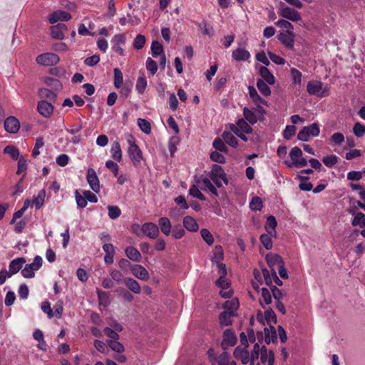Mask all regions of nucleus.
<instances>
[{
	"instance_id": "f257e3e1",
	"label": "nucleus",
	"mask_w": 365,
	"mask_h": 365,
	"mask_svg": "<svg viewBox=\"0 0 365 365\" xmlns=\"http://www.w3.org/2000/svg\"><path fill=\"white\" fill-rule=\"evenodd\" d=\"M247 347L248 345L237 346L234 350L233 356L244 365L248 364L250 365H255V360L259 356L260 345L258 343H255L250 353Z\"/></svg>"
},
{
	"instance_id": "f03ea898",
	"label": "nucleus",
	"mask_w": 365,
	"mask_h": 365,
	"mask_svg": "<svg viewBox=\"0 0 365 365\" xmlns=\"http://www.w3.org/2000/svg\"><path fill=\"white\" fill-rule=\"evenodd\" d=\"M199 186H201L202 190L210 192L215 196H218V192L216 187L212 183V181L207 177L201 176L195 180V184L192 185L190 190L189 193L193 197L199 199L200 200H205V196L199 190Z\"/></svg>"
},
{
	"instance_id": "7ed1b4c3",
	"label": "nucleus",
	"mask_w": 365,
	"mask_h": 365,
	"mask_svg": "<svg viewBox=\"0 0 365 365\" xmlns=\"http://www.w3.org/2000/svg\"><path fill=\"white\" fill-rule=\"evenodd\" d=\"M217 269L220 277L216 282V284L221 289L220 294L223 298H230L232 297L233 292L230 289V281L226 277L227 269L225 264H218Z\"/></svg>"
},
{
	"instance_id": "20e7f679",
	"label": "nucleus",
	"mask_w": 365,
	"mask_h": 365,
	"mask_svg": "<svg viewBox=\"0 0 365 365\" xmlns=\"http://www.w3.org/2000/svg\"><path fill=\"white\" fill-rule=\"evenodd\" d=\"M207 177L210 181L212 180L216 187H221L223 185L228 184L226 173L223 168L219 165H213Z\"/></svg>"
},
{
	"instance_id": "39448f33",
	"label": "nucleus",
	"mask_w": 365,
	"mask_h": 365,
	"mask_svg": "<svg viewBox=\"0 0 365 365\" xmlns=\"http://www.w3.org/2000/svg\"><path fill=\"white\" fill-rule=\"evenodd\" d=\"M125 139L129 145L128 153L130 160L135 165L140 163L143 158V154L140 149L135 143V138L131 134L126 133Z\"/></svg>"
},
{
	"instance_id": "423d86ee",
	"label": "nucleus",
	"mask_w": 365,
	"mask_h": 365,
	"mask_svg": "<svg viewBox=\"0 0 365 365\" xmlns=\"http://www.w3.org/2000/svg\"><path fill=\"white\" fill-rule=\"evenodd\" d=\"M289 156L292 161H284V164L289 168L292 166L302 168L307 165V159L302 158V151L298 147H294L291 149Z\"/></svg>"
},
{
	"instance_id": "0eeeda50",
	"label": "nucleus",
	"mask_w": 365,
	"mask_h": 365,
	"mask_svg": "<svg viewBox=\"0 0 365 365\" xmlns=\"http://www.w3.org/2000/svg\"><path fill=\"white\" fill-rule=\"evenodd\" d=\"M307 91L310 95H315L319 98L328 96L329 88L324 86L322 82L319 81H311L307 85Z\"/></svg>"
},
{
	"instance_id": "6e6552de",
	"label": "nucleus",
	"mask_w": 365,
	"mask_h": 365,
	"mask_svg": "<svg viewBox=\"0 0 365 365\" xmlns=\"http://www.w3.org/2000/svg\"><path fill=\"white\" fill-rule=\"evenodd\" d=\"M320 130L319 125L316 123L309 126L304 127L297 135L299 140L307 142L311 137H317L319 135Z\"/></svg>"
},
{
	"instance_id": "1a4fd4ad",
	"label": "nucleus",
	"mask_w": 365,
	"mask_h": 365,
	"mask_svg": "<svg viewBox=\"0 0 365 365\" xmlns=\"http://www.w3.org/2000/svg\"><path fill=\"white\" fill-rule=\"evenodd\" d=\"M42 258L37 255L34 257L33 262L26 264L21 270L22 275L26 278H31L35 275V271H37L42 266Z\"/></svg>"
},
{
	"instance_id": "9d476101",
	"label": "nucleus",
	"mask_w": 365,
	"mask_h": 365,
	"mask_svg": "<svg viewBox=\"0 0 365 365\" xmlns=\"http://www.w3.org/2000/svg\"><path fill=\"white\" fill-rule=\"evenodd\" d=\"M279 15L292 21H298L302 19L300 14L297 10L285 6L283 3L281 4L279 9Z\"/></svg>"
},
{
	"instance_id": "9b49d317",
	"label": "nucleus",
	"mask_w": 365,
	"mask_h": 365,
	"mask_svg": "<svg viewBox=\"0 0 365 365\" xmlns=\"http://www.w3.org/2000/svg\"><path fill=\"white\" fill-rule=\"evenodd\" d=\"M36 61L40 65L51 66L56 65L59 61V57L53 53H45L38 55Z\"/></svg>"
},
{
	"instance_id": "f8f14e48",
	"label": "nucleus",
	"mask_w": 365,
	"mask_h": 365,
	"mask_svg": "<svg viewBox=\"0 0 365 365\" xmlns=\"http://www.w3.org/2000/svg\"><path fill=\"white\" fill-rule=\"evenodd\" d=\"M86 180L91 190L94 192L98 193L101 190V185L99 179L94 169L88 168L87 170Z\"/></svg>"
},
{
	"instance_id": "ddd939ff",
	"label": "nucleus",
	"mask_w": 365,
	"mask_h": 365,
	"mask_svg": "<svg viewBox=\"0 0 365 365\" xmlns=\"http://www.w3.org/2000/svg\"><path fill=\"white\" fill-rule=\"evenodd\" d=\"M237 336L232 329H226L223 333V339L221 342V346L223 350H227L231 346L235 345Z\"/></svg>"
},
{
	"instance_id": "4468645a",
	"label": "nucleus",
	"mask_w": 365,
	"mask_h": 365,
	"mask_svg": "<svg viewBox=\"0 0 365 365\" xmlns=\"http://www.w3.org/2000/svg\"><path fill=\"white\" fill-rule=\"evenodd\" d=\"M143 234L150 239H156L160 233L159 227L153 222H145L141 226Z\"/></svg>"
},
{
	"instance_id": "2eb2a0df",
	"label": "nucleus",
	"mask_w": 365,
	"mask_h": 365,
	"mask_svg": "<svg viewBox=\"0 0 365 365\" xmlns=\"http://www.w3.org/2000/svg\"><path fill=\"white\" fill-rule=\"evenodd\" d=\"M266 259L271 268L272 275L277 279L275 268H277L278 265L283 264L282 258L279 255L269 253L267 255Z\"/></svg>"
},
{
	"instance_id": "dca6fc26",
	"label": "nucleus",
	"mask_w": 365,
	"mask_h": 365,
	"mask_svg": "<svg viewBox=\"0 0 365 365\" xmlns=\"http://www.w3.org/2000/svg\"><path fill=\"white\" fill-rule=\"evenodd\" d=\"M125 36L124 34H118L115 35L111 40V43L113 44L112 49L113 51L120 56H123L124 50L120 45L125 44Z\"/></svg>"
},
{
	"instance_id": "f3484780",
	"label": "nucleus",
	"mask_w": 365,
	"mask_h": 365,
	"mask_svg": "<svg viewBox=\"0 0 365 365\" xmlns=\"http://www.w3.org/2000/svg\"><path fill=\"white\" fill-rule=\"evenodd\" d=\"M130 269L133 275L138 279L148 281L150 279L148 270L140 264L132 265Z\"/></svg>"
},
{
	"instance_id": "a211bd4d",
	"label": "nucleus",
	"mask_w": 365,
	"mask_h": 365,
	"mask_svg": "<svg viewBox=\"0 0 365 365\" xmlns=\"http://www.w3.org/2000/svg\"><path fill=\"white\" fill-rule=\"evenodd\" d=\"M4 128L10 133H16L20 128V123L14 116H9L4 121Z\"/></svg>"
},
{
	"instance_id": "6ab92c4d",
	"label": "nucleus",
	"mask_w": 365,
	"mask_h": 365,
	"mask_svg": "<svg viewBox=\"0 0 365 365\" xmlns=\"http://www.w3.org/2000/svg\"><path fill=\"white\" fill-rule=\"evenodd\" d=\"M259 354L261 362L264 364L274 365V355L272 350L267 351L265 346H260Z\"/></svg>"
},
{
	"instance_id": "aec40b11",
	"label": "nucleus",
	"mask_w": 365,
	"mask_h": 365,
	"mask_svg": "<svg viewBox=\"0 0 365 365\" xmlns=\"http://www.w3.org/2000/svg\"><path fill=\"white\" fill-rule=\"evenodd\" d=\"M230 128L233 133H237V130H238L239 132L251 133L252 131L251 126L243 118L238 120L236 124L230 125Z\"/></svg>"
},
{
	"instance_id": "412c9836",
	"label": "nucleus",
	"mask_w": 365,
	"mask_h": 365,
	"mask_svg": "<svg viewBox=\"0 0 365 365\" xmlns=\"http://www.w3.org/2000/svg\"><path fill=\"white\" fill-rule=\"evenodd\" d=\"M248 91H249L250 97L252 100V101L255 104H257L258 110H259V112L264 113V110L262 108L260 107V104H265L266 105L267 104V101L265 100H264L263 98H262L259 96L257 90L253 86H249Z\"/></svg>"
},
{
	"instance_id": "4be33fe9",
	"label": "nucleus",
	"mask_w": 365,
	"mask_h": 365,
	"mask_svg": "<svg viewBox=\"0 0 365 365\" xmlns=\"http://www.w3.org/2000/svg\"><path fill=\"white\" fill-rule=\"evenodd\" d=\"M71 18V16L69 13L63 11H56L49 16L48 20L50 24H53L58 21H68Z\"/></svg>"
},
{
	"instance_id": "5701e85b",
	"label": "nucleus",
	"mask_w": 365,
	"mask_h": 365,
	"mask_svg": "<svg viewBox=\"0 0 365 365\" xmlns=\"http://www.w3.org/2000/svg\"><path fill=\"white\" fill-rule=\"evenodd\" d=\"M38 113L43 117H49L53 111V107L51 103L46 101H41L37 106Z\"/></svg>"
},
{
	"instance_id": "b1692460",
	"label": "nucleus",
	"mask_w": 365,
	"mask_h": 365,
	"mask_svg": "<svg viewBox=\"0 0 365 365\" xmlns=\"http://www.w3.org/2000/svg\"><path fill=\"white\" fill-rule=\"evenodd\" d=\"M26 263V260L24 257H18L16 259H13L9 266V275H14L16 274L23 267V265Z\"/></svg>"
},
{
	"instance_id": "393cba45",
	"label": "nucleus",
	"mask_w": 365,
	"mask_h": 365,
	"mask_svg": "<svg viewBox=\"0 0 365 365\" xmlns=\"http://www.w3.org/2000/svg\"><path fill=\"white\" fill-rule=\"evenodd\" d=\"M259 74L262 77V80L268 84L274 85L275 83V78L274 75L266 66H260L259 68Z\"/></svg>"
},
{
	"instance_id": "a878e982",
	"label": "nucleus",
	"mask_w": 365,
	"mask_h": 365,
	"mask_svg": "<svg viewBox=\"0 0 365 365\" xmlns=\"http://www.w3.org/2000/svg\"><path fill=\"white\" fill-rule=\"evenodd\" d=\"M294 34L293 32L292 34L289 33H281L279 35V41L285 46L286 48L291 49L294 47Z\"/></svg>"
},
{
	"instance_id": "bb28decb",
	"label": "nucleus",
	"mask_w": 365,
	"mask_h": 365,
	"mask_svg": "<svg viewBox=\"0 0 365 365\" xmlns=\"http://www.w3.org/2000/svg\"><path fill=\"white\" fill-rule=\"evenodd\" d=\"M183 226L189 232H195L199 230L197 221L191 216H185L183 218Z\"/></svg>"
},
{
	"instance_id": "cd10ccee",
	"label": "nucleus",
	"mask_w": 365,
	"mask_h": 365,
	"mask_svg": "<svg viewBox=\"0 0 365 365\" xmlns=\"http://www.w3.org/2000/svg\"><path fill=\"white\" fill-rule=\"evenodd\" d=\"M232 57L236 61H245L250 58V53L246 49L238 48L232 51Z\"/></svg>"
},
{
	"instance_id": "c85d7f7f",
	"label": "nucleus",
	"mask_w": 365,
	"mask_h": 365,
	"mask_svg": "<svg viewBox=\"0 0 365 365\" xmlns=\"http://www.w3.org/2000/svg\"><path fill=\"white\" fill-rule=\"evenodd\" d=\"M159 229L162 233L168 236L171 233L172 225L170 220L166 217H162L158 220Z\"/></svg>"
},
{
	"instance_id": "c756f323",
	"label": "nucleus",
	"mask_w": 365,
	"mask_h": 365,
	"mask_svg": "<svg viewBox=\"0 0 365 365\" xmlns=\"http://www.w3.org/2000/svg\"><path fill=\"white\" fill-rule=\"evenodd\" d=\"M213 359L217 365H237L235 361L230 359L229 354L226 351L215 356Z\"/></svg>"
},
{
	"instance_id": "7c9ffc66",
	"label": "nucleus",
	"mask_w": 365,
	"mask_h": 365,
	"mask_svg": "<svg viewBox=\"0 0 365 365\" xmlns=\"http://www.w3.org/2000/svg\"><path fill=\"white\" fill-rule=\"evenodd\" d=\"M126 256L134 262H139L141 259L140 252L134 247L129 246L125 250Z\"/></svg>"
},
{
	"instance_id": "2f4dec72",
	"label": "nucleus",
	"mask_w": 365,
	"mask_h": 365,
	"mask_svg": "<svg viewBox=\"0 0 365 365\" xmlns=\"http://www.w3.org/2000/svg\"><path fill=\"white\" fill-rule=\"evenodd\" d=\"M264 341L269 344L271 342L275 343L277 339V331L273 326L269 328H264Z\"/></svg>"
},
{
	"instance_id": "473e14b6",
	"label": "nucleus",
	"mask_w": 365,
	"mask_h": 365,
	"mask_svg": "<svg viewBox=\"0 0 365 365\" xmlns=\"http://www.w3.org/2000/svg\"><path fill=\"white\" fill-rule=\"evenodd\" d=\"M110 153L112 158L120 162L122 160V150L120 145V143L118 141H114L112 144L111 149H110Z\"/></svg>"
},
{
	"instance_id": "72a5a7b5",
	"label": "nucleus",
	"mask_w": 365,
	"mask_h": 365,
	"mask_svg": "<svg viewBox=\"0 0 365 365\" xmlns=\"http://www.w3.org/2000/svg\"><path fill=\"white\" fill-rule=\"evenodd\" d=\"M277 225V222L275 217L272 215L269 216L265 225L266 232L269 233L271 235H277V232L275 230Z\"/></svg>"
},
{
	"instance_id": "f704fd0d",
	"label": "nucleus",
	"mask_w": 365,
	"mask_h": 365,
	"mask_svg": "<svg viewBox=\"0 0 365 365\" xmlns=\"http://www.w3.org/2000/svg\"><path fill=\"white\" fill-rule=\"evenodd\" d=\"M224 258L223 249L220 245H217L213 250V256L212 257V262L217 264H221L220 262Z\"/></svg>"
},
{
	"instance_id": "c9c22d12",
	"label": "nucleus",
	"mask_w": 365,
	"mask_h": 365,
	"mask_svg": "<svg viewBox=\"0 0 365 365\" xmlns=\"http://www.w3.org/2000/svg\"><path fill=\"white\" fill-rule=\"evenodd\" d=\"M124 282L126 287L133 293L139 294L140 292V286L136 280L133 278H127Z\"/></svg>"
},
{
	"instance_id": "e433bc0d",
	"label": "nucleus",
	"mask_w": 365,
	"mask_h": 365,
	"mask_svg": "<svg viewBox=\"0 0 365 365\" xmlns=\"http://www.w3.org/2000/svg\"><path fill=\"white\" fill-rule=\"evenodd\" d=\"M261 298L259 299V302L262 306L263 304H269L272 302V294L269 290L267 288H262L260 289Z\"/></svg>"
},
{
	"instance_id": "4c0bfd02",
	"label": "nucleus",
	"mask_w": 365,
	"mask_h": 365,
	"mask_svg": "<svg viewBox=\"0 0 365 365\" xmlns=\"http://www.w3.org/2000/svg\"><path fill=\"white\" fill-rule=\"evenodd\" d=\"M275 237L277 235H271L267 232L260 236V242L267 250H270L272 247V238Z\"/></svg>"
},
{
	"instance_id": "58836bf2",
	"label": "nucleus",
	"mask_w": 365,
	"mask_h": 365,
	"mask_svg": "<svg viewBox=\"0 0 365 365\" xmlns=\"http://www.w3.org/2000/svg\"><path fill=\"white\" fill-rule=\"evenodd\" d=\"M222 138L230 146L237 148L238 145L237 140L232 133L227 131L224 132L222 134Z\"/></svg>"
},
{
	"instance_id": "ea45409f",
	"label": "nucleus",
	"mask_w": 365,
	"mask_h": 365,
	"mask_svg": "<svg viewBox=\"0 0 365 365\" xmlns=\"http://www.w3.org/2000/svg\"><path fill=\"white\" fill-rule=\"evenodd\" d=\"M243 115L245 120L248 121L250 124L253 125L257 123V118L253 110L245 107L243 109Z\"/></svg>"
},
{
	"instance_id": "a19ab883",
	"label": "nucleus",
	"mask_w": 365,
	"mask_h": 365,
	"mask_svg": "<svg viewBox=\"0 0 365 365\" xmlns=\"http://www.w3.org/2000/svg\"><path fill=\"white\" fill-rule=\"evenodd\" d=\"M257 87L259 92L264 96H269L271 95V89L267 85V83L263 80L259 79L257 82Z\"/></svg>"
},
{
	"instance_id": "79ce46f5",
	"label": "nucleus",
	"mask_w": 365,
	"mask_h": 365,
	"mask_svg": "<svg viewBox=\"0 0 365 365\" xmlns=\"http://www.w3.org/2000/svg\"><path fill=\"white\" fill-rule=\"evenodd\" d=\"M238 307L239 302L236 298H233L231 300H227L224 304V308L227 309V312L235 314Z\"/></svg>"
},
{
	"instance_id": "37998d69",
	"label": "nucleus",
	"mask_w": 365,
	"mask_h": 365,
	"mask_svg": "<svg viewBox=\"0 0 365 365\" xmlns=\"http://www.w3.org/2000/svg\"><path fill=\"white\" fill-rule=\"evenodd\" d=\"M353 226H359L365 227V215L361 212H356L352 220Z\"/></svg>"
},
{
	"instance_id": "c03bdc74",
	"label": "nucleus",
	"mask_w": 365,
	"mask_h": 365,
	"mask_svg": "<svg viewBox=\"0 0 365 365\" xmlns=\"http://www.w3.org/2000/svg\"><path fill=\"white\" fill-rule=\"evenodd\" d=\"M235 316V313L229 312L227 311L223 312L220 316V323L223 326H228L231 324V318Z\"/></svg>"
},
{
	"instance_id": "a18cd8bd",
	"label": "nucleus",
	"mask_w": 365,
	"mask_h": 365,
	"mask_svg": "<svg viewBox=\"0 0 365 365\" xmlns=\"http://www.w3.org/2000/svg\"><path fill=\"white\" fill-rule=\"evenodd\" d=\"M264 320L269 326V327H271V326H273V324H276L277 317L273 310L269 309L264 312Z\"/></svg>"
},
{
	"instance_id": "49530a36",
	"label": "nucleus",
	"mask_w": 365,
	"mask_h": 365,
	"mask_svg": "<svg viewBox=\"0 0 365 365\" xmlns=\"http://www.w3.org/2000/svg\"><path fill=\"white\" fill-rule=\"evenodd\" d=\"M147 80L144 76H139L135 84V89L138 93L142 94L147 87Z\"/></svg>"
},
{
	"instance_id": "de8ad7c7",
	"label": "nucleus",
	"mask_w": 365,
	"mask_h": 365,
	"mask_svg": "<svg viewBox=\"0 0 365 365\" xmlns=\"http://www.w3.org/2000/svg\"><path fill=\"white\" fill-rule=\"evenodd\" d=\"M45 197L46 191L44 190H40L37 196L34 197L33 204L35 205L36 209L41 208L43 205Z\"/></svg>"
},
{
	"instance_id": "09e8293b",
	"label": "nucleus",
	"mask_w": 365,
	"mask_h": 365,
	"mask_svg": "<svg viewBox=\"0 0 365 365\" xmlns=\"http://www.w3.org/2000/svg\"><path fill=\"white\" fill-rule=\"evenodd\" d=\"M114 86L116 88H120L123 83V76L120 70L118 68H114Z\"/></svg>"
},
{
	"instance_id": "8fccbe9b",
	"label": "nucleus",
	"mask_w": 365,
	"mask_h": 365,
	"mask_svg": "<svg viewBox=\"0 0 365 365\" xmlns=\"http://www.w3.org/2000/svg\"><path fill=\"white\" fill-rule=\"evenodd\" d=\"M138 125L142 132L145 134H150L151 132V125L150 123L145 119L138 118Z\"/></svg>"
},
{
	"instance_id": "3c124183",
	"label": "nucleus",
	"mask_w": 365,
	"mask_h": 365,
	"mask_svg": "<svg viewBox=\"0 0 365 365\" xmlns=\"http://www.w3.org/2000/svg\"><path fill=\"white\" fill-rule=\"evenodd\" d=\"M150 48L152 56L155 58H156L159 55H163V53H164L162 45L157 41H153Z\"/></svg>"
},
{
	"instance_id": "603ef678",
	"label": "nucleus",
	"mask_w": 365,
	"mask_h": 365,
	"mask_svg": "<svg viewBox=\"0 0 365 365\" xmlns=\"http://www.w3.org/2000/svg\"><path fill=\"white\" fill-rule=\"evenodd\" d=\"M275 24L280 29H285L287 33L292 34L294 27L292 24L285 19H280L275 23Z\"/></svg>"
},
{
	"instance_id": "864d4df0",
	"label": "nucleus",
	"mask_w": 365,
	"mask_h": 365,
	"mask_svg": "<svg viewBox=\"0 0 365 365\" xmlns=\"http://www.w3.org/2000/svg\"><path fill=\"white\" fill-rule=\"evenodd\" d=\"M338 157L334 155H327L323 158L322 162L328 168H332L338 163Z\"/></svg>"
},
{
	"instance_id": "5fc2aeb1",
	"label": "nucleus",
	"mask_w": 365,
	"mask_h": 365,
	"mask_svg": "<svg viewBox=\"0 0 365 365\" xmlns=\"http://www.w3.org/2000/svg\"><path fill=\"white\" fill-rule=\"evenodd\" d=\"M200 235L204 241L208 245H212L214 242V237L207 229H202Z\"/></svg>"
},
{
	"instance_id": "6e6d98bb",
	"label": "nucleus",
	"mask_w": 365,
	"mask_h": 365,
	"mask_svg": "<svg viewBox=\"0 0 365 365\" xmlns=\"http://www.w3.org/2000/svg\"><path fill=\"white\" fill-rule=\"evenodd\" d=\"M75 198L77 206L80 208H84L87 205V201L85 195H81L78 190L75 192Z\"/></svg>"
},
{
	"instance_id": "4d7b16f0",
	"label": "nucleus",
	"mask_w": 365,
	"mask_h": 365,
	"mask_svg": "<svg viewBox=\"0 0 365 365\" xmlns=\"http://www.w3.org/2000/svg\"><path fill=\"white\" fill-rule=\"evenodd\" d=\"M353 133L358 138L364 136L365 135V125L359 122L356 123L353 127Z\"/></svg>"
},
{
	"instance_id": "13d9d810",
	"label": "nucleus",
	"mask_w": 365,
	"mask_h": 365,
	"mask_svg": "<svg viewBox=\"0 0 365 365\" xmlns=\"http://www.w3.org/2000/svg\"><path fill=\"white\" fill-rule=\"evenodd\" d=\"M262 207V199L259 197H252L251 202H250V208L252 210L257 211V210H261Z\"/></svg>"
},
{
	"instance_id": "bf43d9fd",
	"label": "nucleus",
	"mask_w": 365,
	"mask_h": 365,
	"mask_svg": "<svg viewBox=\"0 0 365 365\" xmlns=\"http://www.w3.org/2000/svg\"><path fill=\"white\" fill-rule=\"evenodd\" d=\"M108 216L110 219L115 220L117 219L121 215L120 209L115 205L108 206Z\"/></svg>"
},
{
	"instance_id": "052dcab7",
	"label": "nucleus",
	"mask_w": 365,
	"mask_h": 365,
	"mask_svg": "<svg viewBox=\"0 0 365 365\" xmlns=\"http://www.w3.org/2000/svg\"><path fill=\"white\" fill-rule=\"evenodd\" d=\"M44 145L43 139L41 137H38L36 140L34 148L32 150V155L36 158L40 154V148Z\"/></svg>"
},
{
	"instance_id": "680f3d73",
	"label": "nucleus",
	"mask_w": 365,
	"mask_h": 365,
	"mask_svg": "<svg viewBox=\"0 0 365 365\" xmlns=\"http://www.w3.org/2000/svg\"><path fill=\"white\" fill-rule=\"evenodd\" d=\"M108 346H110V348L112 350H113V351H116L118 353H122V352L124 351V346H123V345L121 343L117 341V340H115V341H114V340H109L108 341Z\"/></svg>"
},
{
	"instance_id": "e2e57ef3",
	"label": "nucleus",
	"mask_w": 365,
	"mask_h": 365,
	"mask_svg": "<svg viewBox=\"0 0 365 365\" xmlns=\"http://www.w3.org/2000/svg\"><path fill=\"white\" fill-rule=\"evenodd\" d=\"M290 72L294 83L301 85L302 77V73L294 68H291Z\"/></svg>"
},
{
	"instance_id": "0e129e2a",
	"label": "nucleus",
	"mask_w": 365,
	"mask_h": 365,
	"mask_svg": "<svg viewBox=\"0 0 365 365\" xmlns=\"http://www.w3.org/2000/svg\"><path fill=\"white\" fill-rule=\"evenodd\" d=\"M145 43V36L142 34H138L133 41V47L137 50H140L144 46Z\"/></svg>"
},
{
	"instance_id": "69168bd1",
	"label": "nucleus",
	"mask_w": 365,
	"mask_h": 365,
	"mask_svg": "<svg viewBox=\"0 0 365 365\" xmlns=\"http://www.w3.org/2000/svg\"><path fill=\"white\" fill-rule=\"evenodd\" d=\"M5 153L9 154L13 159L16 160L19 156V151L14 146H6L4 150Z\"/></svg>"
},
{
	"instance_id": "338daca9",
	"label": "nucleus",
	"mask_w": 365,
	"mask_h": 365,
	"mask_svg": "<svg viewBox=\"0 0 365 365\" xmlns=\"http://www.w3.org/2000/svg\"><path fill=\"white\" fill-rule=\"evenodd\" d=\"M38 93L41 98H48L50 100L55 99L56 96L55 93L48 88L40 89Z\"/></svg>"
},
{
	"instance_id": "774afa93",
	"label": "nucleus",
	"mask_w": 365,
	"mask_h": 365,
	"mask_svg": "<svg viewBox=\"0 0 365 365\" xmlns=\"http://www.w3.org/2000/svg\"><path fill=\"white\" fill-rule=\"evenodd\" d=\"M213 147L215 148L216 151H220V152H227V148L226 145H225L223 140L220 138H217L214 140Z\"/></svg>"
}]
</instances>
